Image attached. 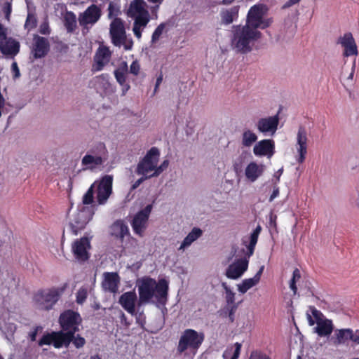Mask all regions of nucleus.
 I'll return each mask as SVG.
<instances>
[{
	"label": "nucleus",
	"instance_id": "nucleus-49",
	"mask_svg": "<svg viewBox=\"0 0 359 359\" xmlns=\"http://www.w3.org/2000/svg\"><path fill=\"white\" fill-rule=\"evenodd\" d=\"M238 305L226 306V309L228 310V317L231 323H233L234 321L235 313L238 309Z\"/></svg>",
	"mask_w": 359,
	"mask_h": 359
},
{
	"label": "nucleus",
	"instance_id": "nucleus-57",
	"mask_svg": "<svg viewBox=\"0 0 359 359\" xmlns=\"http://www.w3.org/2000/svg\"><path fill=\"white\" fill-rule=\"evenodd\" d=\"M122 45H123L125 50H131L133 45V41L132 39L127 40L126 38Z\"/></svg>",
	"mask_w": 359,
	"mask_h": 359
},
{
	"label": "nucleus",
	"instance_id": "nucleus-4",
	"mask_svg": "<svg viewBox=\"0 0 359 359\" xmlns=\"http://www.w3.org/2000/svg\"><path fill=\"white\" fill-rule=\"evenodd\" d=\"M266 11V8L263 4H256L252 6L248 11L245 25L252 27V29H265L269 27L272 23L271 19H265L264 16Z\"/></svg>",
	"mask_w": 359,
	"mask_h": 359
},
{
	"label": "nucleus",
	"instance_id": "nucleus-33",
	"mask_svg": "<svg viewBox=\"0 0 359 359\" xmlns=\"http://www.w3.org/2000/svg\"><path fill=\"white\" fill-rule=\"evenodd\" d=\"M102 162L103 161L101 156H94L93 155L86 154L83 157L81 163L87 168L93 169L97 165H101Z\"/></svg>",
	"mask_w": 359,
	"mask_h": 359
},
{
	"label": "nucleus",
	"instance_id": "nucleus-38",
	"mask_svg": "<svg viewBox=\"0 0 359 359\" xmlns=\"http://www.w3.org/2000/svg\"><path fill=\"white\" fill-rule=\"evenodd\" d=\"M95 183H93L83 195L82 198L83 205H90L94 201V186Z\"/></svg>",
	"mask_w": 359,
	"mask_h": 359
},
{
	"label": "nucleus",
	"instance_id": "nucleus-30",
	"mask_svg": "<svg viewBox=\"0 0 359 359\" xmlns=\"http://www.w3.org/2000/svg\"><path fill=\"white\" fill-rule=\"evenodd\" d=\"M262 172V165H259L255 162L250 163L245 168V176L251 182H255Z\"/></svg>",
	"mask_w": 359,
	"mask_h": 359
},
{
	"label": "nucleus",
	"instance_id": "nucleus-10",
	"mask_svg": "<svg viewBox=\"0 0 359 359\" xmlns=\"http://www.w3.org/2000/svg\"><path fill=\"white\" fill-rule=\"evenodd\" d=\"M313 318L316 320L315 332L319 337H328L334 330V325L332 320L325 318L322 312L315 307L311 309Z\"/></svg>",
	"mask_w": 359,
	"mask_h": 359
},
{
	"label": "nucleus",
	"instance_id": "nucleus-40",
	"mask_svg": "<svg viewBox=\"0 0 359 359\" xmlns=\"http://www.w3.org/2000/svg\"><path fill=\"white\" fill-rule=\"evenodd\" d=\"M301 278V273L299 269L296 268L293 271L292 277L290 282V288L295 294L297 292V287L296 285L297 281H298Z\"/></svg>",
	"mask_w": 359,
	"mask_h": 359
},
{
	"label": "nucleus",
	"instance_id": "nucleus-46",
	"mask_svg": "<svg viewBox=\"0 0 359 359\" xmlns=\"http://www.w3.org/2000/svg\"><path fill=\"white\" fill-rule=\"evenodd\" d=\"M72 341L77 348L83 347L86 344V339L79 334H77L76 337L75 334H74V338Z\"/></svg>",
	"mask_w": 359,
	"mask_h": 359
},
{
	"label": "nucleus",
	"instance_id": "nucleus-3",
	"mask_svg": "<svg viewBox=\"0 0 359 359\" xmlns=\"http://www.w3.org/2000/svg\"><path fill=\"white\" fill-rule=\"evenodd\" d=\"M146 7L147 4L144 0H133L130 2L127 11L128 16L134 20L133 31L138 39H141L142 30L150 20V15Z\"/></svg>",
	"mask_w": 359,
	"mask_h": 359
},
{
	"label": "nucleus",
	"instance_id": "nucleus-36",
	"mask_svg": "<svg viewBox=\"0 0 359 359\" xmlns=\"http://www.w3.org/2000/svg\"><path fill=\"white\" fill-rule=\"evenodd\" d=\"M222 287L225 292V300L226 302V306H231L233 305H238L235 302L236 294L231 290V289L227 285L226 283L222 282Z\"/></svg>",
	"mask_w": 359,
	"mask_h": 359
},
{
	"label": "nucleus",
	"instance_id": "nucleus-56",
	"mask_svg": "<svg viewBox=\"0 0 359 359\" xmlns=\"http://www.w3.org/2000/svg\"><path fill=\"white\" fill-rule=\"evenodd\" d=\"M255 245H256V244L250 243V242L248 244V245L247 247L248 248V253H247V257H246L247 259L249 258L250 257H251L253 255Z\"/></svg>",
	"mask_w": 359,
	"mask_h": 359
},
{
	"label": "nucleus",
	"instance_id": "nucleus-29",
	"mask_svg": "<svg viewBox=\"0 0 359 359\" xmlns=\"http://www.w3.org/2000/svg\"><path fill=\"white\" fill-rule=\"evenodd\" d=\"M111 235L123 241L126 236L130 235L129 229L123 220H116L111 225Z\"/></svg>",
	"mask_w": 359,
	"mask_h": 359
},
{
	"label": "nucleus",
	"instance_id": "nucleus-1",
	"mask_svg": "<svg viewBox=\"0 0 359 359\" xmlns=\"http://www.w3.org/2000/svg\"><path fill=\"white\" fill-rule=\"evenodd\" d=\"M138 304L150 303L155 298L157 303L164 305L168 300L169 284L164 279L156 281L151 277H144L137 283Z\"/></svg>",
	"mask_w": 359,
	"mask_h": 359
},
{
	"label": "nucleus",
	"instance_id": "nucleus-34",
	"mask_svg": "<svg viewBox=\"0 0 359 359\" xmlns=\"http://www.w3.org/2000/svg\"><path fill=\"white\" fill-rule=\"evenodd\" d=\"M128 72V67L126 62L121 65L114 71V76L120 85H124L126 82V75Z\"/></svg>",
	"mask_w": 359,
	"mask_h": 359
},
{
	"label": "nucleus",
	"instance_id": "nucleus-12",
	"mask_svg": "<svg viewBox=\"0 0 359 359\" xmlns=\"http://www.w3.org/2000/svg\"><path fill=\"white\" fill-rule=\"evenodd\" d=\"M91 248L90 240L87 237H82L75 240L72 244V252L75 259L81 262H85L90 258L88 250Z\"/></svg>",
	"mask_w": 359,
	"mask_h": 359
},
{
	"label": "nucleus",
	"instance_id": "nucleus-48",
	"mask_svg": "<svg viewBox=\"0 0 359 359\" xmlns=\"http://www.w3.org/2000/svg\"><path fill=\"white\" fill-rule=\"evenodd\" d=\"M140 70V65L137 60H134L130 66V73L137 76Z\"/></svg>",
	"mask_w": 359,
	"mask_h": 359
},
{
	"label": "nucleus",
	"instance_id": "nucleus-19",
	"mask_svg": "<svg viewBox=\"0 0 359 359\" xmlns=\"http://www.w3.org/2000/svg\"><path fill=\"white\" fill-rule=\"evenodd\" d=\"M255 156L271 157L275 153V143L273 140L265 139L258 142L253 148Z\"/></svg>",
	"mask_w": 359,
	"mask_h": 359
},
{
	"label": "nucleus",
	"instance_id": "nucleus-54",
	"mask_svg": "<svg viewBox=\"0 0 359 359\" xmlns=\"http://www.w3.org/2000/svg\"><path fill=\"white\" fill-rule=\"evenodd\" d=\"M11 69L14 73L13 77L15 79L18 78L20 76V69L16 62L12 63Z\"/></svg>",
	"mask_w": 359,
	"mask_h": 359
},
{
	"label": "nucleus",
	"instance_id": "nucleus-13",
	"mask_svg": "<svg viewBox=\"0 0 359 359\" xmlns=\"http://www.w3.org/2000/svg\"><path fill=\"white\" fill-rule=\"evenodd\" d=\"M152 210V205H147L144 209L140 210L133 217L131 226L134 232L142 236V233L146 229L147 223Z\"/></svg>",
	"mask_w": 359,
	"mask_h": 359
},
{
	"label": "nucleus",
	"instance_id": "nucleus-43",
	"mask_svg": "<svg viewBox=\"0 0 359 359\" xmlns=\"http://www.w3.org/2000/svg\"><path fill=\"white\" fill-rule=\"evenodd\" d=\"M249 359H272L268 354L261 351H253L251 352Z\"/></svg>",
	"mask_w": 359,
	"mask_h": 359
},
{
	"label": "nucleus",
	"instance_id": "nucleus-61",
	"mask_svg": "<svg viewBox=\"0 0 359 359\" xmlns=\"http://www.w3.org/2000/svg\"><path fill=\"white\" fill-rule=\"evenodd\" d=\"M299 1L300 0H289L283 6V8H289V7L292 6V5L297 4Z\"/></svg>",
	"mask_w": 359,
	"mask_h": 359
},
{
	"label": "nucleus",
	"instance_id": "nucleus-53",
	"mask_svg": "<svg viewBox=\"0 0 359 359\" xmlns=\"http://www.w3.org/2000/svg\"><path fill=\"white\" fill-rule=\"evenodd\" d=\"M154 172L151 175H148L149 178L154 177H158L164 170L161 167V165L158 166L157 164H155V168L154 169Z\"/></svg>",
	"mask_w": 359,
	"mask_h": 359
},
{
	"label": "nucleus",
	"instance_id": "nucleus-27",
	"mask_svg": "<svg viewBox=\"0 0 359 359\" xmlns=\"http://www.w3.org/2000/svg\"><path fill=\"white\" fill-rule=\"evenodd\" d=\"M264 266H262L259 271L255 273V275L251 278H247L244 279L242 281L241 284L238 285V291L244 294L249 289L252 288V287L255 286L257 284L259 283L262 274L264 271Z\"/></svg>",
	"mask_w": 359,
	"mask_h": 359
},
{
	"label": "nucleus",
	"instance_id": "nucleus-18",
	"mask_svg": "<svg viewBox=\"0 0 359 359\" xmlns=\"http://www.w3.org/2000/svg\"><path fill=\"white\" fill-rule=\"evenodd\" d=\"M102 15L101 9L95 4L88 6L86 10L79 16V20L81 25L95 24L100 18Z\"/></svg>",
	"mask_w": 359,
	"mask_h": 359
},
{
	"label": "nucleus",
	"instance_id": "nucleus-9",
	"mask_svg": "<svg viewBox=\"0 0 359 359\" xmlns=\"http://www.w3.org/2000/svg\"><path fill=\"white\" fill-rule=\"evenodd\" d=\"M94 215L93 207H83L74 215L69 223L72 232L74 235L83 229L86 225L92 219Z\"/></svg>",
	"mask_w": 359,
	"mask_h": 359
},
{
	"label": "nucleus",
	"instance_id": "nucleus-51",
	"mask_svg": "<svg viewBox=\"0 0 359 359\" xmlns=\"http://www.w3.org/2000/svg\"><path fill=\"white\" fill-rule=\"evenodd\" d=\"M150 179L148 175H142L140 178H139L137 180H136L131 187V190H135L137 189L140 185L144 182L145 180Z\"/></svg>",
	"mask_w": 359,
	"mask_h": 359
},
{
	"label": "nucleus",
	"instance_id": "nucleus-7",
	"mask_svg": "<svg viewBox=\"0 0 359 359\" xmlns=\"http://www.w3.org/2000/svg\"><path fill=\"white\" fill-rule=\"evenodd\" d=\"M59 297L60 292L57 289L49 288L38 291L34 295V300L39 309L48 311L53 309Z\"/></svg>",
	"mask_w": 359,
	"mask_h": 359
},
{
	"label": "nucleus",
	"instance_id": "nucleus-59",
	"mask_svg": "<svg viewBox=\"0 0 359 359\" xmlns=\"http://www.w3.org/2000/svg\"><path fill=\"white\" fill-rule=\"evenodd\" d=\"M108 11H109V17L116 15V13H114L115 8H114L112 2L109 3V7H108Z\"/></svg>",
	"mask_w": 359,
	"mask_h": 359
},
{
	"label": "nucleus",
	"instance_id": "nucleus-47",
	"mask_svg": "<svg viewBox=\"0 0 359 359\" xmlns=\"http://www.w3.org/2000/svg\"><path fill=\"white\" fill-rule=\"evenodd\" d=\"M261 231H262V227H261L260 225H258L255 228V229H254L252 233L250 234V243L257 244V241H258V237H259V235Z\"/></svg>",
	"mask_w": 359,
	"mask_h": 359
},
{
	"label": "nucleus",
	"instance_id": "nucleus-26",
	"mask_svg": "<svg viewBox=\"0 0 359 359\" xmlns=\"http://www.w3.org/2000/svg\"><path fill=\"white\" fill-rule=\"evenodd\" d=\"M339 43L344 48V55L346 57L358 54L357 46L351 33H346L339 39Z\"/></svg>",
	"mask_w": 359,
	"mask_h": 359
},
{
	"label": "nucleus",
	"instance_id": "nucleus-44",
	"mask_svg": "<svg viewBox=\"0 0 359 359\" xmlns=\"http://www.w3.org/2000/svg\"><path fill=\"white\" fill-rule=\"evenodd\" d=\"M2 12L5 15L6 20L9 21L12 13V4L11 2L6 1L3 4Z\"/></svg>",
	"mask_w": 359,
	"mask_h": 359
},
{
	"label": "nucleus",
	"instance_id": "nucleus-17",
	"mask_svg": "<svg viewBox=\"0 0 359 359\" xmlns=\"http://www.w3.org/2000/svg\"><path fill=\"white\" fill-rule=\"evenodd\" d=\"M248 259L246 257L238 259L230 264L226 270L225 275L230 279H238L248 270Z\"/></svg>",
	"mask_w": 359,
	"mask_h": 359
},
{
	"label": "nucleus",
	"instance_id": "nucleus-50",
	"mask_svg": "<svg viewBox=\"0 0 359 359\" xmlns=\"http://www.w3.org/2000/svg\"><path fill=\"white\" fill-rule=\"evenodd\" d=\"M40 34L43 35H49L50 34V29L48 22H43L40 25L39 29Z\"/></svg>",
	"mask_w": 359,
	"mask_h": 359
},
{
	"label": "nucleus",
	"instance_id": "nucleus-37",
	"mask_svg": "<svg viewBox=\"0 0 359 359\" xmlns=\"http://www.w3.org/2000/svg\"><path fill=\"white\" fill-rule=\"evenodd\" d=\"M257 140V136L255 133L250 130H246L242 135V144L244 147H249Z\"/></svg>",
	"mask_w": 359,
	"mask_h": 359
},
{
	"label": "nucleus",
	"instance_id": "nucleus-11",
	"mask_svg": "<svg viewBox=\"0 0 359 359\" xmlns=\"http://www.w3.org/2000/svg\"><path fill=\"white\" fill-rule=\"evenodd\" d=\"M113 176L107 175L101 178L97 186L96 198L99 205H104L112 194Z\"/></svg>",
	"mask_w": 359,
	"mask_h": 359
},
{
	"label": "nucleus",
	"instance_id": "nucleus-45",
	"mask_svg": "<svg viewBox=\"0 0 359 359\" xmlns=\"http://www.w3.org/2000/svg\"><path fill=\"white\" fill-rule=\"evenodd\" d=\"M53 332L43 334L39 341V346L50 345L53 344Z\"/></svg>",
	"mask_w": 359,
	"mask_h": 359
},
{
	"label": "nucleus",
	"instance_id": "nucleus-31",
	"mask_svg": "<svg viewBox=\"0 0 359 359\" xmlns=\"http://www.w3.org/2000/svg\"><path fill=\"white\" fill-rule=\"evenodd\" d=\"M336 341H334L337 344H341L346 343L348 340L353 341L355 335L351 329H340L335 332Z\"/></svg>",
	"mask_w": 359,
	"mask_h": 359
},
{
	"label": "nucleus",
	"instance_id": "nucleus-63",
	"mask_svg": "<svg viewBox=\"0 0 359 359\" xmlns=\"http://www.w3.org/2000/svg\"><path fill=\"white\" fill-rule=\"evenodd\" d=\"M307 320H308L309 325L310 326H313V325H314L315 323H316V320L313 319L312 318L311 315H310L309 313H307Z\"/></svg>",
	"mask_w": 359,
	"mask_h": 359
},
{
	"label": "nucleus",
	"instance_id": "nucleus-21",
	"mask_svg": "<svg viewBox=\"0 0 359 359\" xmlns=\"http://www.w3.org/2000/svg\"><path fill=\"white\" fill-rule=\"evenodd\" d=\"M297 144L299 145L298 153L299 157L297 158V162L302 163L306 158L307 153V133L304 127L300 126L298 129L297 133Z\"/></svg>",
	"mask_w": 359,
	"mask_h": 359
},
{
	"label": "nucleus",
	"instance_id": "nucleus-15",
	"mask_svg": "<svg viewBox=\"0 0 359 359\" xmlns=\"http://www.w3.org/2000/svg\"><path fill=\"white\" fill-rule=\"evenodd\" d=\"M50 50V43L48 39L38 34L33 35V43L31 53L34 59L44 57Z\"/></svg>",
	"mask_w": 359,
	"mask_h": 359
},
{
	"label": "nucleus",
	"instance_id": "nucleus-39",
	"mask_svg": "<svg viewBox=\"0 0 359 359\" xmlns=\"http://www.w3.org/2000/svg\"><path fill=\"white\" fill-rule=\"evenodd\" d=\"M37 25V19L36 15L32 13H28L25 23V28L28 31L34 29Z\"/></svg>",
	"mask_w": 359,
	"mask_h": 359
},
{
	"label": "nucleus",
	"instance_id": "nucleus-8",
	"mask_svg": "<svg viewBox=\"0 0 359 359\" xmlns=\"http://www.w3.org/2000/svg\"><path fill=\"white\" fill-rule=\"evenodd\" d=\"M160 151L157 147H151L140 160L137 165L135 172L137 175H148L155 168V164H158Z\"/></svg>",
	"mask_w": 359,
	"mask_h": 359
},
{
	"label": "nucleus",
	"instance_id": "nucleus-52",
	"mask_svg": "<svg viewBox=\"0 0 359 359\" xmlns=\"http://www.w3.org/2000/svg\"><path fill=\"white\" fill-rule=\"evenodd\" d=\"M234 346H235V350H234L233 354L231 356V359H238L242 345H241V344L236 342V343H235Z\"/></svg>",
	"mask_w": 359,
	"mask_h": 359
},
{
	"label": "nucleus",
	"instance_id": "nucleus-35",
	"mask_svg": "<svg viewBox=\"0 0 359 359\" xmlns=\"http://www.w3.org/2000/svg\"><path fill=\"white\" fill-rule=\"evenodd\" d=\"M64 25L68 32L71 33L75 30L76 27V18L73 12H67L64 19Z\"/></svg>",
	"mask_w": 359,
	"mask_h": 359
},
{
	"label": "nucleus",
	"instance_id": "nucleus-20",
	"mask_svg": "<svg viewBox=\"0 0 359 359\" xmlns=\"http://www.w3.org/2000/svg\"><path fill=\"white\" fill-rule=\"evenodd\" d=\"M111 55V53L108 47H99L94 57L95 65H93V70L101 71L109 62Z\"/></svg>",
	"mask_w": 359,
	"mask_h": 359
},
{
	"label": "nucleus",
	"instance_id": "nucleus-14",
	"mask_svg": "<svg viewBox=\"0 0 359 359\" xmlns=\"http://www.w3.org/2000/svg\"><path fill=\"white\" fill-rule=\"evenodd\" d=\"M279 121L278 111L274 116L259 118L256 123V126L259 132L264 135H273L278 130Z\"/></svg>",
	"mask_w": 359,
	"mask_h": 359
},
{
	"label": "nucleus",
	"instance_id": "nucleus-42",
	"mask_svg": "<svg viewBox=\"0 0 359 359\" xmlns=\"http://www.w3.org/2000/svg\"><path fill=\"white\" fill-rule=\"evenodd\" d=\"M164 28H165V24L161 23L155 29V30L153 32L152 36H151V41L152 42H156L159 39L160 36H161V34L164 30Z\"/></svg>",
	"mask_w": 359,
	"mask_h": 359
},
{
	"label": "nucleus",
	"instance_id": "nucleus-62",
	"mask_svg": "<svg viewBox=\"0 0 359 359\" xmlns=\"http://www.w3.org/2000/svg\"><path fill=\"white\" fill-rule=\"evenodd\" d=\"M0 39H6V29L1 23H0Z\"/></svg>",
	"mask_w": 359,
	"mask_h": 359
},
{
	"label": "nucleus",
	"instance_id": "nucleus-64",
	"mask_svg": "<svg viewBox=\"0 0 359 359\" xmlns=\"http://www.w3.org/2000/svg\"><path fill=\"white\" fill-rule=\"evenodd\" d=\"M122 86V95H125L126 93L128 92V90L130 89V85L128 83H126V82L124 83V85Z\"/></svg>",
	"mask_w": 359,
	"mask_h": 359
},
{
	"label": "nucleus",
	"instance_id": "nucleus-55",
	"mask_svg": "<svg viewBox=\"0 0 359 359\" xmlns=\"http://www.w3.org/2000/svg\"><path fill=\"white\" fill-rule=\"evenodd\" d=\"M279 193H280L279 187H278L277 186H275L273 187V192L270 196L269 201L270 202L273 201L276 197H278L279 196Z\"/></svg>",
	"mask_w": 359,
	"mask_h": 359
},
{
	"label": "nucleus",
	"instance_id": "nucleus-23",
	"mask_svg": "<svg viewBox=\"0 0 359 359\" xmlns=\"http://www.w3.org/2000/svg\"><path fill=\"white\" fill-rule=\"evenodd\" d=\"M102 286L105 291L116 293L118 291L120 277L116 272H105Z\"/></svg>",
	"mask_w": 359,
	"mask_h": 359
},
{
	"label": "nucleus",
	"instance_id": "nucleus-32",
	"mask_svg": "<svg viewBox=\"0 0 359 359\" xmlns=\"http://www.w3.org/2000/svg\"><path fill=\"white\" fill-rule=\"evenodd\" d=\"M203 234V231L201 229L194 227L191 232L184 238L182 241L180 250L184 249L189 246L193 242L197 240Z\"/></svg>",
	"mask_w": 359,
	"mask_h": 359
},
{
	"label": "nucleus",
	"instance_id": "nucleus-6",
	"mask_svg": "<svg viewBox=\"0 0 359 359\" xmlns=\"http://www.w3.org/2000/svg\"><path fill=\"white\" fill-rule=\"evenodd\" d=\"M82 319L78 312L72 310H66L59 317V323L62 330L67 333H72V336L79 330V326Z\"/></svg>",
	"mask_w": 359,
	"mask_h": 359
},
{
	"label": "nucleus",
	"instance_id": "nucleus-28",
	"mask_svg": "<svg viewBox=\"0 0 359 359\" xmlns=\"http://www.w3.org/2000/svg\"><path fill=\"white\" fill-rule=\"evenodd\" d=\"M53 345L55 348H61L63 345L68 346L72 342L74 336L66 332H53Z\"/></svg>",
	"mask_w": 359,
	"mask_h": 359
},
{
	"label": "nucleus",
	"instance_id": "nucleus-22",
	"mask_svg": "<svg viewBox=\"0 0 359 359\" xmlns=\"http://www.w3.org/2000/svg\"><path fill=\"white\" fill-rule=\"evenodd\" d=\"M137 294L134 291L124 292L119 297L118 302L121 306L130 314H135V303Z\"/></svg>",
	"mask_w": 359,
	"mask_h": 359
},
{
	"label": "nucleus",
	"instance_id": "nucleus-5",
	"mask_svg": "<svg viewBox=\"0 0 359 359\" xmlns=\"http://www.w3.org/2000/svg\"><path fill=\"white\" fill-rule=\"evenodd\" d=\"M204 334L198 333L193 329H186L181 335L177 348L179 353H182L189 348L197 350L204 341Z\"/></svg>",
	"mask_w": 359,
	"mask_h": 359
},
{
	"label": "nucleus",
	"instance_id": "nucleus-41",
	"mask_svg": "<svg viewBox=\"0 0 359 359\" xmlns=\"http://www.w3.org/2000/svg\"><path fill=\"white\" fill-rule=\"evenodd\" d=\"M88 292L85 287H81L76 293V302L79 304H82L87 299Z\"/></svg>",
	"mask_w": 359,
	"mask_h": 359
},
{
	"label": "nucleus",
	"instance_id": "nucleus-16",
	"mask_svg": "<svg viewBox=\"0 0 359 359\" xmlns=\"http://www.w3.org/2000/svg\"><path fill=\"white\" fill-rule=\"evenodd\" d=\"M111 41L116 46H121L126 39V31L120 18H115L110 25Z\"/></svg>",
	"mask_w": 359,
	"mask_h": 359
},
{
	"label": "nucleus",
	"instance_id": "nucleus-58",
	"mask_svg": "<svg viewBox=\"0 0 359 359\" xmlns=\"http://www.w3.org/2000/svg\"><path fill=\"white\" fill-rule=\"evenodd\" d=\"M39 328V327H36L34 328V330L33 331L29 332V339L32 341H34L36 340Z\"/></svg>",
	"mask_w": 359,
	"mask_h": 359
},
{
	"label": "nucleus",
	"instance_id": "nucleus-24",
	"mask_svg": "<svg viewBox=\"0 0 359 359\" xmlns=\"http://www.w3.org/2000/svg\"><path fill=\"white\" fill-rule=\"evenodd\" d=\"M5 39V41H0V51L6 56L14 57L20 52V44L12 38Z\"/></svg>",
	"mask_w": 359,
	"mask_h": 359
},
{
	"label": "nucleus",
	"instance_id": "nucleus-2",
	"mask_svg": "<svg viewBox=\"0 0 359 359\" xmlns=\"http://www.w3.org/2000/svg\"><path fill=\"white\" fill-rule=\"evenodd\" d=\"M262 33L248 25H233L231 29V46L237 53L247 54L251 52Z\"/></svg>",
	"mask_w": 359,
	"mask_h": 359
},
{
	"label": "nucleus",
	"instance_id": "nucleus-60",
	"mask_svg": "<svg viewBox=\"0 0 359 359\" xmlns=\"http://www.w3.org/2000/svg\"><path fill=\"white\" fill-rule=\"evenodd\" d=\"M162 81H163V74H162V73H161L156 79V82L155 88H154L155 92L157 90V89H158V86H160V84L161 83Z\"/></svg>",
	"mask_w": 359,
	"mask_h": 359
},
{
	"label": "nucleus",
	"instance_id": "nucleus-25",
	"mask_svg": "<svg viewBox=\"0 0 359 359\" xmlns=\"http://www.w3.org/2000/svg\"><path fill=\"white\" fill-rule=\"evenodd\" d=\"M240 6L236 5L227 8H222L219 15L221 25H229L236 21L238 18Z\"/></svg>",
	"mask_w": 359,
	"mask_h": 359
}]
</instances>
